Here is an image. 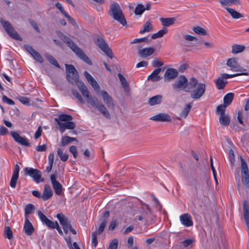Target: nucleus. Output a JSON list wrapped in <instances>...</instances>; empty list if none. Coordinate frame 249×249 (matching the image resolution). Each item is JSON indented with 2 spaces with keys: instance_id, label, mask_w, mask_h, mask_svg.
<instances>
[{
  "instance_id": "nucleus-5",
  "label": "nucleus",
  "mask_w": 249,
  "mask_h": 249,
  "mask_svg": "<svg viewBox=\"0 0 249 249\" xmlns=\"http://www.w3.org/2000/svg\"><path fill=\"white\" fill-rule=\"evenodd\" d=\"M67 79L71 84L79 81V75L77 70L72 65L65 64Z\"/></svg>"
},
{
  "instance_id": "nucleus-16",
  "label": "nucleus",
  "mask_w": 249,
  "mask_h": 249,
  "mask_svg": "<svg viewBox=\"0 0 249 249\" xmlns=\"http://www.w3.org/2000/svg\"><path fill=\"white\" fill-rule=\"evenodd\" d=\"M138 54L142 58H145L152 55L155 49L153 47H147L144 48H141L140 45L137 46Z\"/></svg>"
},
{
  "instance_id": "nucleus-48",
  "label": "nucleus",
  "mask_w": 249,
  "mask_h": 249,
  "mask_svg": "<svg viewBox=\"0 0 249 249\" xmlns=\"http://www.w3.org/2000/svg\"><path fill=\"white\" fill-rule=\"evenodd\" d=\"M4 233L5 236L8 239H11L13 237V232L11 229V228L7 226L4 229Z\"/></svg>"
},
{
  "instance_id": "nucleus-55",
  "label": "nucleus",
  "mask_w": 249,
  "mask_h": 249,
  "mask_svg": "<svg viewBox=\"0 0 249 249\" xmlns=\"http://www.w3.org/2000/svg\"><path fill=\"white\" fill-rule=\"evenodd\" d=\"M149 40L147 38V37H145L143 38H135L130 43L131 44H135V43H138L142 42H148Z\"/></svg>"
},
{
  "instance_id": "nucleus-4",
  "label": "nucleus",
  "mask_w": 249,
  "mask_h": 249,
  "mask_svg": "<svg viewBox=\"0 0 249 249\" xmlns=\"http://www.w3.org/2000/svg\"><path fill=\"white\" fill-rule=\"evenodd\" d=\"M243 75H248L249 73H239L234 74H229L227 73L221 74L220 76L218 77L214 81L216 87L219 90L223 89L228 83V81L226 80L227 79Z\"/></svg>"
},
{
  "instance_id": "nucleus-59",
  "label": "nucleus",
  "mask_w": 249,
  "mask_h": 249,
  "mask_svg": "<svg viewBox=\"0 0 249 249\" xmlns=\"http://www.w3.org/2000/svg\"><path fill=\"white\" fill-rule=\"evenodd\" d=\"M29 22L37 32L40 33V29L38 28L37 24L36 22V21H35L34 20L32 19H29Z\"/></svg>"
},
{
  "instance_id": "nucleus-37",
  "label": "nucleus",
  "mask_w": 249,
  "mask_h": 249,
  "mask_svg": "<svg viewBox=\"0 0 249 249\" xmlns=\"http://www.w3.org/2000/svg\"><path fill=\"white\" fill-rule=\"evenodd\" d=\"M193 31L196 34L201 36H207V32L204 28L200 26H195L193 28Z\"/></svg>"
},
{
  "instance_id": "nucleus-27",
  "label": "nucleus",
  "mask_w": 249,
  "mask_h": 249,
  "mask_svg": "<svg viewBox=\"0 0 249 249\" xmlns=\"http://www.w3.org/2000/svg\"><path fill=\"white\" fill-rule=\"evenodd\" d=\"M163 96L158 94L150 98L148 100V104L151 106L159 105L162 102Z\"/></svg>"
},
{
  "instance_id": "nucleus-38",
  "label": "nucleus",
  "mask_w": 249,
  "mask_h": 249,
  "mask_svg": "<svg viewBox=\"0 0 249 249\" xmlns=\"http://www.w3.org/2000/svg\"><path fill=\"white\" fill-rule=\"evenodd\" d=\"M245 49L244 45L235 44L232 46V53L234 54L243 52Z\"/></svg>"
},
{
  "instance_id": "nucleus-62",
  "label": "nucleus",
  "mask_w": 249,
  "mask_h": 249,
  "mask_svg": "<svg viewBox=\"0 0 249 249\" xmlns=\"http://www.w3.org/2000/svg\"><path fill=\"white\" fill-rule=\"evenodd\" d=\"M19 101L23 104L25 105H29L30 101L29 99L26 97H20L18 98Z\"/></svg>"
},
{
  "instance_id": "nucleus-1",
  "label": "nucleus",
  "mask_w": 249,
  "mask_h": 249,
  "mask_svg": "<svg viewBox=\"0 0 249 249\" xmlns=\"http://www.w3.org/2000/svg\"><path fill=\"white\" fill-rule=\"evenodd\" d=\"M197 84V79L195 77H192L188 80L184 75H180L178 79L172 84L173 90L176 92L181 90H185L186 92H190V89L195 87Z\"/></svg>"
},
{
  "instance_id": "nucleus-8",
  "label": "nucleus",
  "mask_w": 249,
  "mask_h": 249,
  "mask_svg": "<svg viewBox=\"0 0 249 249\" xmlns=\"http://www.w3.org/2000/svg\"><path fill=\"white\" fill-rule=\"evenodd\" d=\"M56 217L62 225L63 230L65 233H67L70 231L73 234H76V231L72 228L68 218L62 213H58Z\"/></svg>"
},
{
  "instance_id": "nucleus-34",
  "label": "nucleus",
  "mask_w": 249,
  "mask_h": 249,
  "mask_svg": "<svg viewBox=\"0 0 249 249\" xmlns=\"http://www.w3.org/2000/svg\"><path fill=\"white\" fill-rule=\"evenodd\" d=\"M72 120V117L70 115L65 114H61L58 116V118H55V121L58 124V121L59 122H71V121Z\"/></svg>"
},
{
  "instance_id": "nucleus-49",
  "label": "nucleus",
  "mask_w": 249,
  "mask_h": 249,
  "mask_svg": "<svg viewBox=\"0 0 249 249\" xmlns=\"http://www.w3.org/2000/svg\"><path fill=\"white\" fill-rule=\"evenodd\" d=\"M72 93L76 98L78 101L82 104L85 103V101L81 95L75 90H72Z\"/></svg>"
},
{
  "instance_id": "nucleus-6",
  "label": "nucleus",
  "mask_w": 249,
  "mask_h": 249,
  "mask_svg": "<svg viewBox=\"0 0 249 249\" xmlns=\"http://www.w3.org/2000/svg\"><path fill=\"white\" fill-rule=\"evenodd\" d=\"M0 22L1 23L7 34L11 37L18 40H21V37L19 36V35L16 32L14 28L9 21H6L3 18H0Z\"/></svg>"
},
{
  "instance_id": "nucleus-40",
  "label": "nucleus",
  "mask_w": 249,
  "mask_h": 249,
  "mask_svg": "<svg viewBox=\"0 0 249 249\" xmlns=\"http://www.w3.org/2000/svg\"><path fill=\"white\" fill-rule=\"evenodd\" d=\"M145 10L144 6L142 4H138L135 7L134 13L136 15L141 16Z\"/></svg>"
},
{
  "instance_id": "nucleus-41",
  "label": "nucleus",
  "mask_w": 249,
  "mask_h": 249,
  "mask_svg": "<svg viewBox=\"0 0 249 249\" xmlns=\"http://www.w3.org/2000/svg\"><path fill=\"white\" fill-rule=\"evenodd\" d=\"M191 108L192 105L191 103L187 104L184 109L181 112L180 116L184 118H186Z\"/></svg>"
},
{
  "instance_id": "nucleus-28",
  "label": "nucleus",
  "mask_w": 249,
  "mask_h": 249,
  "mask_svg": "<svg viewBox=\"0 0 249 249\" xmlns=\"http://www.w3.org/2000/svg\"><path fill=\"white\" fill-rule=\"evenodd\" d=\"M24 231L25 233L29 236L31 235L34 231V228L28 218H26L25 219Z\"/></svg>"
},
{
  "instance_id": "nucleus-35",
  "label": "nucleus",
  "mask_w": 249,
  "mask_h": 249,
  "mask_svg": "<svg viewBox=\"0 0 249 249\" xmlns=\"http://www.w3.org/2000/svg\"><path fill=\"white\" fill-rule=\"evenodd\" d=\"M153 26L150 20L147 21L143 25V29L140 31V34H143L146 32H149L152 31Z\"/></svg>"
},
{
  "instance_id": "nucleus-23",
  "label": "nucleus",
  "mask_w": 249,
  "mask_h": 249,
  "mask_svg": "<svg viewBox=\"0 0 249 249\" xmlns=\"http://www.w3.org/2000/svg\"><path fill=\"white\" fill-rule=\"evenodd\" d=\"M57 124L59 126V129L61 133L65 132L66 129H73L75 127V124L73 122H59L58 121Z\"/></svg>"
},
{
  "instance_id": "nucleus-10",
  "label": "nucleus",
  "mask_w": 249,
  "mask_h": 249,
  "mask_svg": "<svg viewBox=\"0 0 249 249\" xmlns=\"http://www.w3.org/2000/svg\"><path fill=\"white\" fill-rule=\"evenodd\" d=\"M24 171L25 175L29 176L36 183L44 181V179L41 178V172L39 170L31 167H26Z\"/></svg>"
},
{
  "instance_id": "nucleus-36",
  "label": "nucleus",
  "mask_w": 249,
  "mask_h": 249,
  "mask_svg": "<svg viewBox=\"0 0 249 249\" xmlns=\"http://www.w3.org/2000/svg\"><path fill=\"white\" fill-rule=\"evenodd\" d=\"M137 211V207L133 203L128 202L127 205L125 206V212L130 214L134 215Z\"/></svg>"
},
{
  "instance_id": "nucleus-47",
  "label": "nucleus",
  "mask_w": 249,
  "mask_h": 249,
  "mask_svg": "<svg viewBox=\"0 0 249 249\" xmlns=\"http://www.w3.org/2000/svg\"><path fill=\"white\" fill-rule=\"evenodd\" d=\"M163 63L158 58H155L152 62V65L155 68L161 67L163 65Z\"/></svg>"
},
{
  "instance_id": "nucleus-63",
  "label": "nucleus",
  "mask_w": 249,
  "mask_h": 249,
  "mask_svg": "<svg viewBox=\"0 0 249 249\" xmlns=\"http://www.w3.org/2000/svg\"><path fill=\"white\" fill-rule=\"evenodd\" d=\"M36 150L37 152H44L47 150V145L44 144L42 145H38L36 147Z\"/></svg>"
},
{
  "instance_id": "nucleus-61",
  "label": "nucleus",
  "mask_w": 249,
  "mask_h": 249,
  "mask_svg": "<svg viewBox=\"0 0 249 249\" xmlns=\"http://www.w3.org/2000/svg\"><path fill=\"white\" fill-rule=\"evenodd\" d=\"M44 224L51 229H55L56 225L55 224V222H53L50 219L47 220V221Z\"/></svg>"
},
{
  "instance_id": "nucleus-13",
  "label": "nucleus",
  "mask_w": 249,
  "mask_h": 249,
  "mask_svg": "<svg viewBox=\"0 0 249 249\" xmlns=\"http://www.w3.org/2000/svg\"><path fill=\"white\" fill-rule=\"evenodd\" d=\"M226 65L233 71H239L241 73H246V70L241 67L238 62V59L232 57L228 59Z\"/></svg>"
},
{
  "instance_id": "nucleus-15",
  "label": "nucleus",
  "mask_w": 249,
  "mask_h": 249,
  "mask_svg": "<svg viewBox=\"0 0 249 249\" xmlns=\"http://www.w3.org/2000/svg\"><path fill=\"white\" fill-rule=\"evenodd\" d=\"M75 84L77 85L79 89L81 91L83 96L86 98L88 104L90 100H94L95 97H92L89 91L88 90L86 86L81 81H78Z\"/></svg>"
},
{
  "instance_id": "nucleus-44",
  "label": "nucleus",
  "mask_w": 249,
  "mask_h": 249,
  "mask_svg": "<svg viewBox=\"0 0 249 249\" xmlns=\"http://www.w3.org/2000/svg\"><path fill=\"white\" fill-rule=\"evenodd\" d=\"M167 33V29H166L160 30L158 33L153 34L151 36V38L152 39H156L157 38L161 37Z\"/></svg>"
},
{
  "instance_id": "nucleus-21",
  "label": "nucleus",
  "mask_w": 249,
  "mask_h": 249,
  "mask_svg": "<svg viewBox=\"0 0 249 249\" xmlns=\"http://www.w3.org/2000/svg\"><path fill=\"white\" fill-rule=\"evenodd\" d=\"M234 98L233 93H229L225 95L223 98V104L217 107L218 109H222L226 110V108L231 105Z\"/></svg>"
},
{
  "instance_id": "nucleus-60",
  "label": "nucleus",
  "mask_w": 249,
  "mask_h": 249,
  "mask_svg": "<svg viewBox=\"0 0 249 249\" xmlns=\"http://www.w3.org/2000/svg\"><path fill=\"white\" fill-rule=\"evenodd\" d=\"M2 101L4 103H7L10 105H14L15 104V102L12 99L8 98L6 96L3 95L2 96Z\"/></svg>"
},
{
  "instance_id": "nucleus-12",
  "label": "nucleus",
  "mask_w": 249,
  "mask_h": 249,
  "mask_svg": "<svg viewBox=\"0 0 249 249\" xmlns=\"http://www.w3.org/2000/svg\"><path fill=\"white\" fill-rule=\"evenodd\" d=\"M89 104L92 107H95L106 118H110V114L105 106L96 97L94 100H90Z\"/></svg>"
},
{
  "instance_id": "nucleus-7",
  "label": "nucleus",
  "mask_w": 249,
  "mask_h": 249,
  "mask_svg": "<svg viewBox=\"0 0 249 249\" xmlns=\"http://www.w3.org/2000/svg\"><path fill=\"white\" fill-rule=\"evenodd\" d=\"M193 89L191 91L190 96L194 100L200 99L204 94L206 91V85L204 83H198L197 79V84Z\"/></svg>"
},
{
  "instance_id": "nucleus-18",
  "label": "nucleus",
  "mask_w": 249,
  "mask_h": 249,
  "mask_svg": "<svg viewBox=\"0 0 249 249\" xmlns=\"http://www.w3.org/2000/svg\"><path fill=\"white\" fill-rule=\"evenodd\" d=\"M225 109H218L216 108V112L220 114L219 123L221 125L225 126H227L229 125L230 123V118L225 114Z\"/></svg>"
},
{
  "instance_id": "nucleus-50",
  "label": "nucleus",
  "mask_w": 249,
  "mask_h": 249,
  "mask_svg": "<svg viewBox=\"0 0 249 249\" xmlns=\"http://www.w3.org/2000/svg\"><path fill=\"white\" fill-rule=\"evenodd\" d=\"M18 178V176L13 175H12L10 182V185L12 188H15L16 187Z\"/></svg>"
},
{
  "instance_id": "nucleus-31",
  "label": "nucleus",
  "mask_w": 249,
  "mask_h": 249,
  "mask_svg": "<svg viewBox=\"0 0 249 249\" xmlns=\"http://www.w3.org/2000/svg\"><path fill=\"white\" fill-rule=\"evenodd\" d=\"M160 22L162 23V25L164 27H168L170 25H173L176 21V18H160Z\"/></svg>"
},
{
  "instance_id": "nucleus-29",
  "label": "nucleus",
  "mask_w": 249,
  "mask_h": 249,
  "mask_svg": "<svg viewBox=\"0 0 249 249\" xmlns=\"http://www.w3.org/2000/svg\"><path fill=\"white\" fill-rule=\"evenodd\" d=\"M161 71V68H158L155 69L152 73L148 76V80H151L152 82H156L160 80L161 77L158 75V74Z\"/></svg>"
},
{
  "instance_id": "nucleus-46",
  "label": "nucleus",
  "mask_w": 249,
  "mask_h": 249,
  "mask_svg": "<svg viewBox=\"0 0 249 249\" xmlns=\"http://www.w3.org/2000/svg\"><path fill=\"white\" fill-rule=\"evenodd\" d=\"M88 82L92 86L94 90L99 91L100 89V86L93 77H92L90 79H89Z\"/></svg>"
},
{
  "instance_id": "nucleus-11",
  "label": "nucleus",
  "mask_w": 249,
  "mask_h": 249,
  "mask_svg": "<svg viewBox=\"0 0 249 249\" xmlns=\"http://www.w3.org/2000/svg\"><path fill=\"white\" fill-rule=\"evenodd\" d=\"M136 220L144 222L145 225L151 224L154 219L152 211H142L140 214L136 216Z\"/></svg>"
},
{
  "instance_id": "nucleus-30",
  "label": "nucleus",
  "mask_w": 249,
  "mask_h": 249,
  "mask_svg": "<svg viewBox=\"0 0 249 249\" xmlns=\"http://www.w3.org/2000/svg\"><path fill=\"white\" fill-rule=\"evenodd\" d=\"M219 2L223 6L233 5H240L241 4L240 0H220Z\"/></svg>"
},
{
  "instance_id": "nucleus-26",
  "label": "nucleus",
  "mask_w": 249,
  "mask_h": 249,
  "mask_svg": "<svg viewBox=\"0 0 249 249\" xmlns=\"http://www.w3.org/2000/svg\"><path fill=\"white\" fill-rule=\"evenodd\" d=\"M53 195V191L49 185H45L44 186L43 194L41 196V198L44 200L46 201L50 199Z\"/></svg>"
},
{
  "instance_id": "nucleus-53",
  "label": "nucleus",
  "mask_w": 249,
  "mask_h": 249,
  "mask_svg": "<svg viewBox=\"0 0 249 249\" xmlns=\"http://www.w3.org/2000/svg\"><path fill=\"white\" fill-rule=\"evenodd\" d=\"M70 152L72 154L73 157L76 159L77 157V149L74 145H72L70 147Z\"/></svg>"
},
{
  "instance_id": "nucleus-17",
  "label": "nucleus",
  "mask_w": 249,
  "mask_h": 249,
  "mask_svg": "<svg viewBox=\"0 0 249 249\" xmlns=\"http://www.w3.org/2000/svg\"><path fill=\"white\" fill-rule=\"evenodd\" d=\"M50 179L55 193L58 196L61 195L63 191V187L62 185L56 180V176L54 174L51 175Z\"/></svg>"
},
{
  "instance_id": "nucleus-20",
  "label": "nucleus",
  "mask_w": 249,
  "mask_h": 249,
  "mask_svg": "<svg viewBox=\"0 0 249 249\" xmlns=\"http://www.w3.org/2000/svg\"><path fill=\"white\" fill-rule=\"evenodd\" d=\"M150 120L156 122H171L172 118L170 115L165 113H159L151 117Z\"/></svg>"
},
{
  "instance_id": "nucleus-2",
  "label": "nucleus",
  "mask_w": 249,
  "mask_h": 249,
  "mask_svg": "<svg viewBox=\"0 0 249 249\" xmlns=\"http://www.w3.org/2000/svg\"><path fill=\"white\" fill-rule=\"evenodd\" d=\"M57 35L64 42L67 44L80 59L89 65H92V62L88 56L85 54L84 52L72 40L60 32H57Z\"/></svg>"
},
{
  "instance_id": "nucleus-22",
  "label": "nucleus",
  "mask_w": 249,
  "mask_h": 249,
  "mask_svg": "<svg viewBox=\"0 0 249 249\" xmlns=\"http://www.w3.org/2000/svg\"><path fill=\"white\" fill-rule=\"evenodd\" d=\"M11 135L14 140L18 143L21 145L30 146V143L29 142L28 139L26 138L22 137L19 135L18 133L15 131H11Z\"/></svg>"
},
{
  "instance_id": "nucleus-58",
  "label": "nucleus",
  "mask_w": 249,
  "mask_h": 249,
  "mask_svg": "<svg viewBox=\"0 0 249 249\" xmlns=\"http://www.w3.org/2000/svg\"><path fill=\"white\" fill-rule=\"evenodd\" d=\"M37 214L40 219L44 224L49 219L40 211L37 212Z\"/></svg>"
},
{
  "instance_id": "nucleus-19",
  "label": "nucleus",
  "mask_w": 249,
  "mask_h": 249,
  "mask_svg": "<svg viewBox=\"0 0 249 249\" xmlns=\"http://www.w3.org/2000/svg\"><path fill=\"white\" fill-rule=\"evenodd\" d=\"M178 71L174 68H169L165 71L164 74V81L170 82L178 77Z\"/></svg>"
},
{
  "instance_id": "nucleus-52",
  "label": "nucleus",
  "mask_w": 249,
  "mask_h": 249,
  "mask_svg": "<svg viewBox=\"0 0 249 249\" xmlns=\"http://www.w3.org/2000/svg\"><path fill=\"white\" fill-rule=\"evenodd\" d=\"M34 58L38 62L42 63L43 62V58L38 53H37L36 51H35L32 55Z\"/></svg>"
},
{
  "instance_id": "nucleus-3",
  "label": "nucleus",
  "mask_w": 249,
  "mask_h": 249,
  "mask_svg": "<svg viewBox=\"0 0 249 249\" xmlns=\"http://www.w3.org/2000/svg\"><path fill=\"white\" fill-rule=\"evenodd\" d=\"M108 14L114 19L124 26V16L119 4L116 2L112 3L110 6Z\"/></svg>"
},
{
  "instance_id": "nucleus-54",
  "label": "nucleus",
  "mask_w": 249,
  "mask_h": 249,
  "mask_svg": "<svg viewBox=\"0 0 249 249\" xmlns=\"http://www.w3.org/2000/svg\"><path fill=\"white\" fill-rule=\"evenodd\" d=\"M118 241L117 239H114L110 243L107 249H117Z\"/></svg>"
},
{
  "instance_id": "nucleus-9",
  "label": "nucleus",
  "mask_w": 249,
  "mask_h": 249,
  "mask_svg": "<svg viewBox=\"0 0 249 249\" xmlns=\"http://www.w3.org/2000/svg\"><path fill=\"white\" fill-rule=\"evenodd\" d=\"M241 172L242 181L243 185L247 189L249 188V173L247 164L245 160L241 157Z\"/></svg>"
},
{
  "instance_id": "nucleus-14",
  "label": "nucleus",
  "mask_w": 249,
  "mask_h": 249,
  "mask_svg": "<svg viewBox=\"0 0 249 249\" xmlns=\"http://www.w3.org/2000/svg\"><path fill=\"white\" fill-rule=\"evenodd\" d=\"M96 44L110 59L113 57V53L106 41L101 37L98 36L96 39Z\"/></svg>"
},
{
  "instance_id": "nucleus-43",
  "label": "nucleus",
  "mask_w": 249,
  "mask_h": 249,
  "mask_svg": "<svg viewBox=\"0 0 249 249\" xmlns=\"http://www.w3.org/2000/svg\"><path fill=\"white\" fill-rule=\"evenodd\" d=\"M132 93L131 88L130 87L129 83L125 80V98L127 99L131 100H132Z\"/></svg>"
},
{
  "instance_id": "nucleus-42",
  "label": "nucleus",
  "mask_w": 249,
  "mask_h": 249,
  "mask_svg": "<svg viewBox=\"0 0 249 249\" xmlns=\"http://www.w3.org/2000/svg\"><path fill=\"white\" fill-rule=\"evenodd\" d=\"M45 57L51 64L55 66L58 68H60V65L58 64L57 61L52 55L49 54H45Z\"/></svg>"
},
{
  "instance_id": "nucleus-32",
  "label": "nucleus",
  "mask_w": 249,
  "mask_h": 249,
  "mask_svg": "<svg viewBox=\"0 0 249 249\" xmlns=\"http://www.w3.org/2000/svg\"><path fill=\"white\" fill-rule=\"evenodd\" d=\"M73 141L77 142V140L75 138L69 136H63L61 138L59 145L61 146H65Z\"/></svg>"
},
{
  "instance_id": "nucleus-45",
  "label": "nucleus",
  "mask_w": 249,
  "mask_h": 249,
  "mask_svg": "<svg viewBox=\"0 0 249 249\" xmlns=\"http://www.w3.org/2000/svg\"><path fill=\"white\" fill-rule=\"evenodd\" d=\"M35 207L32 204L27 205L25 207V216L33 213L35 210Z\"/></svg>"
},
{
  "instance_id": "nucleus-51",
  "label": "nucleus",
  "mask_w": 249,
  "mask_h": 249,
  "mask_svg": "<svg viewBox=\"0 0 249 249\" xmlns=\"http://www.w3.org/2000/svg\"><path fill=\"white\" fill-rule=\"evenodd\" d=\"M97 232L94 231L92 233V244L94 247H96L98 244V241L97 239Z\"/></svg>"
},
{
  "instance_id": "nucleus-57",
  "label": "nucleus",
  "mask_w": 249,
  "mask_h": 249,
  "mask_svg": "<svg viewBox=\"0 0 249 249\" xmlns=\"http://www.w3.org/2000/svg\"><path fill=\"white\" fill-rule=\"evenodd\" d=\"M106 224L107 221H106L105 220H103L98 230V232L99 234H101L104 231Z\"/></svg>"
},
{
  "instance_id": "nucleus-25",
  "label": "nucleus",
  "mask_w": 249,
  "mask_h": 249,
  "mask_svg": "<svg viewBox=\"0 0 249 249\" xmlns=\"http://www.w3.org/2000/svg\"><path fill=\"white\" fill-rule=\"evenodd\" d=\"M179 219L182 224L186 227L192 226L193 225L192 217L188 213H184L181 215Z\"/></svg>"
},
{
  "instance_id": "nucleus-24",
  "label": "nucleus",
  "mask_w": 249,
  "mask_h": 249,
  "mask_svg": "<svg viewBox=\"0 0 249 249\" xmlns=\"http://www.w3.org/2000/svg\"><path fill=\"white\" fill-rule=\"evenodd\" d=\"M101 94L107 107L108 108H113L114 107V103L112 97L105 90H102Z\"/></svg>"
},
{
  "instance_id": "nucleus-64",
  "label": "nucleus",
  "mask_w": 249,
  "mask_h": 249,
  "mask_svg": "<svg viewBox=\"0 0 249 249\" xmlns=\"http://www.w3.org/2000/svg\"><path fill=\"white\" fill-rule=\"evenodd\" d=\"M229 156L231 163H233L235 161V156L234 152L231 149L229 151Z\"/></svg>"
},
{
  "instance_id": "nucleus-56",
  "label": "nucleus",
  "mask_w": 249,
  "mask_h": 249,
  "mask_svg": "<svg viewBox=\"0 0 249 249\" xmlns=\"http://www.w3.org/2000/svg\"><path fill=\"white\" fill-rule=\"evenodd\" d=\"M127 245L128 247L130 248H132L131 249H138V248L136 246L132 247L134 243V239L133 237L132 236H130L128 237L127 239Z\"/></svg>"
},
{
  "instance_id": "nucleus-33",
  "label": "nucleus",
  "mask_w": 249,
  "mask_h": 249,
  "mask_svg": "<svg viewBox=\"0 0 249 249\" xmlns=\"http://www.w3.org/2000/svg\"><path fill=\"white\" fill-rule=\"evenodd\" d=\"M225 9L230 14L231 17L234 19H238L243 17L241 13L236 11L235 10L229 7H225Z\"/></svg>"
},
{
  "instance_id": "nucleus-39",
  "label": "nucleus",
  "mask_w": 249,
  "mask_h": 249,
  "mask_svg": "<svg viewBox=\"0 0 249 249\" xmlns=\"http://www.w3.org/2000/svg\"><path fill=\"white\" fill-rule=\"evenodd\" d=\"M57 155L62 161H66L69 156L67 153H64L63 150L60 148L57 149Z\"/></svg>"
}]
</instances>
